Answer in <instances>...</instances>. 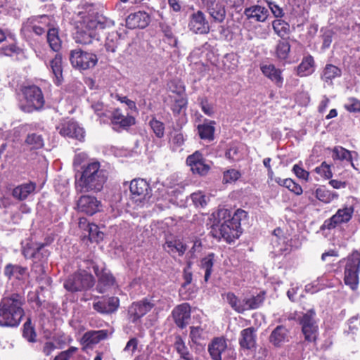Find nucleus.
<instances>
[{
    "instance_id": "obj_1",
    "label": "nucleus",
    "mask_w": 360,
    "mask_h": 360,
    "mask_svg": "<svg viewBox=\"0 0 360 360\" xmlns=\"http://www.w3.org/2000/svg\"><path fill=\"white\" fill-rule=\"evenodd\" d=\"M76 22L75 41L82 44H89L98 39V32L112 25V22L96 12H81Z\"/></svg>"
},
{
    "instance_id": "obj_2",
    "label": "nucleus",
    "mask_w": 360,
    "mask_h": 360,
    "mask_svg": "<svg viewBox=\"0 0 360 360\" xmlns=\"http://www.w3.org/2000/svg\"><path fill=\"white\" fill-rule=\"evenodd\" d=\"M107 172L94 161L82 167L80 176L75 181V188L79 193L99 192L107 180Z\"/></svg>"
},
{
    "instance_id": "obj_3",
    "label": "nucleus",
    "mask_w": 360,
    "mask_h": 360,
    "mask_svg": "<svg viewBox=\"0 0 360 360\" xmlns=\"http://www.w3.org/2000/svg\"><path fill=\"white\" fill-rule=\"evenodd\" d=\"M24 303L23 296L16 293L4 298L0 302V326H18L24 315Z\"/></svg>"
},
{
    "instance_id": "obj_4",
    "label": "nucleus",
    "mask_w": 360,
    "mask_h": 360,
    "mask_svg": "<svg viewBox=\"0 0 360 360\" xmlns=\"http://www.w3.org/2000/svg\"><path fill=\"white\" fill-rule=\"evenodd\" d=\"M95 283L93 276L85 271L75 273L65 281L63 286L66 290L75 292L86 290L94 286Z\"/></svg>"
},
{
    "instance_id": "obj_5",
    "label": "nucleus",
    "mask_w": 360,
    "mask_h": 360,
    "mask_svg": "<svg viewBox=\"0 0 360 360\" xmlns=\"http://www.w3.org/2000/svg\"><path fill=\"white\" fill-rule=\"evenodd\" d=\"M299 323L302 326L305 341L315 344L319 336V326L314 309H311L303 313L299 317Z\"/></svg>"
},
{
    "instance_id": "obj_6",
    "label": "nucleus",
    "mask_w": 360,
    "mask_h": 360,
    "mask_svg": "<svg viewBox=\"0 0 360 360\" xmlns=\"http://www.w3.org/2000/svg\"><path fill=\"white\" fill-rule=\"evenodd\" d=\"M70 61L72 67L79 70H86L93 68L98 62L96 54L76 49L70 51Z\"/></svg>"
},
{
    "instance_id": "obj_7",
    "label": "nucleus",
    "mask_w": 360,
    "mask_h": 360,
    "mask_svg": "<svg viewBox=\"0 0 360 360\" xmlns=\"http://www.w3.org/2000/svg\"><path fill=\"white\" fill-rule=\"evenodd\" d=\"M360 268V252L354 251L348 257L345 269V283L351 289L357 288Z\"/></svg>"
},
{
    "instance_id": "obj_8",
    "label": "nucleus",
    "mask_w": 360,
    "mask_h": 360,
    "mask_svg": "<svg viewBox=\"0 0 360 360\" xmlns=\"http://www.w3.org/2000/svg\"><path fill=\"white\" fill-rule=\"evenodd\" d=\"M245 217L246 212L238 209L235 211L231 219L226 220V228L229 230V231L226 230V243H231L234 239L239 238L242 233L240 221Z\"/></svg>"
},
{
    "instance_id": "obj_9",
    "label": "nucleus",
    "mask_w": 360,
    "mask_h": 360,
    "mask_svg": "<svg viewBox=\"0 0 360 360\" xmlns=\"http://www.w3.org/2000/svg\"><path fill=\"white\" fill-rule=\"evenodd\" d=\"M155 306V300L153 299L134 302L128 309V317L131 322L135 323Z\"/></svg>"
},
{
    "instance_id": "obj_10",
    "label": "nucleus",
    "mask_w": 360,
    "mask_h": 360,
    "mask_svg": "<svg viewBox=\"0 0 360 360\" xmlns=\"http://www.w3.org/2000/svg\"><path fill=\"white\" fill-rule=\"evenodd\" d=\"M186 164L189 166L193 174L200 176L206 175L210 169V165L199 151H195L192 155H188L186 158Z\"/></svg>"
},
{
    "instance_id": "obj_11",
    "label": "nucleus",
    "mask_w": 360,
    "mask_h": 360,
    "mask_svg": "<svg viewBox=\"0 0 360 360\" xmlns=\"http://www.w3.org/2000/svg\"><path fill=\"white\" fill-rule=\"evenodd\" d=\"M26 101L28 104L27 112L41 109L44 104V98L41 90L37 86L27 87L24 91Z\"/></svg>"
},
{
    "instance_id": "obj_12",
    "label": "nucleus",
    "mask_w": 360,
    "mask_h": 360,
    "mask_svg": "<svg viewBox=\"0 0 360 360\" xmlns=\"http://www.w3.org/2000/svg\"><path fill=\"white\" fill-rule=\"evenodd\" d=\"M354 207L352 206L339 209L334 215L323 222L322 229H332L339 224L347 223L352 219Z\"/></svg>"
},
{
    "instance_id": "obj_13",
    "label": "nucleus",
    "mask_w": 360,
    "mask_h": 360,
    "mask_svg": "<svg viewBox=\"0 0 360 360\" xmlns=\"http://www.w3.org/2000/svg\"><path fill=\"white\" fill-rule=\"evenodd\" d=\"M119 305L120 300L117 297H97L93 302V309L100 314H108L116 311Z\"/></svg>"
},
{
    "instance_id": "obj_14",
    "label": "nucleus",
    "mask_w": 360,
    "mask_h": 360,
    "mask_svg": "<svg viewBox=\"0 0 360 360\" xmlns=\"http://www.w3.org/2000/svg\"><path fill=\"white\" fill-rule=\"evenodd\" d=\"M57 129L63 136L76 139L79 141H83L84 139V129L73 120L63 122L57 127Z\"/></svg>"
},
{
    "instance_id": "obj_15",
    "label": "nucleus",
    "mask_w": 360,
    "mask_h": 360,
    "mask_svg": "<svg viewBox=\"0 0 360 360\" xmlns=\"http://www.w3.org/2000/svg\"><path fill=\"white\" fill-rule=\"evenodd\" d=\"M77 207L80 212L89 215H93L101 210L102 204L96 197L84 195L78 200Z\"/></svg>"
},
{
    "instance_id": "obj_16",
    "label": "nucleus",
    "mask_w": 360,
    "mask_h": 360,
    "mask_svg": "<svg viewBox=\"0 0 360 360\" xmlns=\"http://www.w3.org/2000/svg\"><path fill=\"white\" fill-rule=\"evenodd\" d=\"M50 16L46 15L35 17L30 22L24 26L25 29L32 30L36 34L41 35L48 31L51 25Z\"/></svg>"
},
{
    "instance_id": "obj_17",
    "label": "nucleus",
    "mask_w": 360,
    "mask_h": 360,
    "mask_svg": "<svg viewBox=\"0 0 360 360\" xmlns=\"http://www.w3.org/2000/svg\"><path fill=\"white\" fill-rule=\"evenodd\" d=\"M188 27L195 34H205L210 30L208 22L202 12L198 11L191 15Z\"/></svg>"
},
{
    "instance_id": "obj_18",
    "label": "nucleus",
    "mask_w": 360,
    "mask_h": 360,
    "mask_svg": "<svg viewBox=\"0 0 360 360\" xmlns=\"http://www.w3.org/2000/svg\"><path fill=\"white\" fill-rule=\"evenodd\" d=\"M130 192L134 198L145 200L150 197L151 188L149 184L143 179H133L129 185Z\"/></svg>"
},
{
    "instance_id": "obj_19",
    "label": "nucleus",
    "mask_w": 360,
    "mask_h": 360,
    "mask_svg": "<svg viewBox=\"0 0 360 360\" xmlns=\"http://www.w3.org/2000/svg\"><path fill=\"white\" fill-rule=\"evenodd\" d=\"M207 7V10L213 19L218 22H222L225 17L224 0H202Z\"/></svg>"
},
{
    "instance_id": "obj_20",
    "label": "nucleus",
    "mask_w": 360,
    "mask_h": 360,
    "mask_svg": "<svg viewBox=\"0 0 360 360\" xmlns=\"http://www.w3.org/2000/svg\"><path fill=\"white\" fill-rule=\"evenodd\" d=\"M150 21V15L145 11L131 13L126 19V25L129 29L145 28Z\"/></svg>"
},
{
    "instance_id": "obj_21",
    "label": "nucleus",
    "mask_w": 360,
    "mask_h": 360,
    "mask_svg": "<svg viewBox=\"0 0 360 360\" xmlns=\"http://www.w3.org/2000/svg\"><path fill=\"white\" fill-rule=\"evenodd\" d=\"M172 316L175 323L179 328H184L191 318V307L188 303H183L176 306L172 311Z\"/></svg>"
},
{
    "instance_id": "obj_22",
    "label": "nucleus",
    "mask_w": 360,
    "mask_h": 360,
    "mask_svg": "<svg viewBox=\"0 0 360 360\" xmlns=\"http://www.w3.org/2000/svg\"><path fill=\"white\" fill-rule=\"evenodd\" d=\"M244 14L251 21L264 22L268 15V9L260 5H254L245 9Z\"/></svg>"
},
{
    "instance_id": "obj_23",
    "label": "nucleus",
    "mask_w": 360,
    "mask_h": 360,
    "mask_svg": "<svg viewBox=\"0 0 360 360\" xmlns=\"http://www.w3.org/2000/svg\"><path fill=\"white\" fill-rule=\"evenodd\" d=\"M108 336L107 330H90L85 333L82 339L81 343L85 347L96 345L101 340L106 339Z\"/></svg>"
},
{
    "instance_id": "obj_24",
    "label": "nucleus",
    "mask_w": 360,
    "mask_h": 360,
    "mask_svg": "<svg viewBox=\"0 0 360 360\" xmlns=\"http://www.w3.org/2000/svg\"><path fill=\"white\" fill-rule=\"evenodd\" d=\"M263 75L271 79L278 87H281L283 83L282 72L280 69L276 68L272 64L262 65L260 67Z\"/></svg>"
},
{
    "instance_id": "obj_25",
    "label": "nucleus",
    "mask_w": 360,
    "mask_h": 360,
    "mask_svg": "<svg viewBox=\"0 0 360 360\" xmlns=\"http://www.w3.org/2000/svg\"><path fill=\"white\" fill-rule=\"evenodd\" d=\"M191 263H188L187 267L184 269V283H182L179 294L184 300H189L193 297L195 290L190 292L191 284L192 282V273L190 271Z\"/></svg>"
},
{
    "instance_id": "obj_26",
    "label": "nucleus",
    "mask_w": 360,
    "mask_h": 360,
    "mask_svg": "<svg viewBox=\"0 0 360 360\" xmlns=\"http://www.w3.org/2000/svg\"><path fill=\"white\" fill-rule=\"evenodd\" d=\"M256 330L253 327L247 328L240 332L239 343L241 347L251 349L256 345Z\"/></svg>"
},
{
    "instance_id": "obj_27",
    "label": "nucleus",
    "mask_w": 360,
    "mask_h": 360,
    "mask_svg": "<svg viewBox=\"0 0 360 360\" xmlns=\"http://www.w3.org/2000/svg\"><path fill=\"white\" fill-rule=\"evenodd\" d=\"M94 269L95 274L98 277V282L96 289L98 292L103 293L105 292L107 288L114 285L115 278L110 274L107 272H102L101 274H99L98 266H94Z\"/></svg>"
},
{
    "instance_id": "obj_28",
    "label": "nucleus",
    "mask_w": 360,
    "mask_h": 360,
    "mask_svg": "<svg viewBox=\"0 0 360 360\" xmlns=\"http://www.w3.org/2000/svg\"><path fill=\"white\" fill-rule=\"evenodd\" d=\"M50 68L53 75V82L56 85H60L63 80L62 56L56 54L50 61Z\"/></svg>"
},
{
    "instance_id": "obj_29",
    "label": "nucleus",
    "mask_w": 360,
    "mask_h": 360,
    "mask_svg": "<svg viewBox=\"0 0 360 360\" xmlns=\"http://www.w3.org/2000/svg\"><path fill=\"white\" fill-rule=\"evenodd\" d=\"M288 330L283 326H278L271 333L269 341L276 347H280L288 340Z\"/></svg>"
},
{
    "instance_id": "obj_30",
    "label": "nucleus",
    "mask_w": 360,
    "mask_h": 360,
    "mask_svg": "<svg viewBox=\"0 0 360 360\" xmlns=\"http://www.w3.org/2000/svg\"><path fill=\"white\" fill-rule=\"evenodd\" d=\"M225 349V339L216 338L209 345L208 351L213 360H221V354Z\"/></svg>"
},
{
    "instance_id": "obj_31",
    "label": "nucleus",
    "mask_w": 360,
    "mask_h": 360,
    "mask_svg": "<svg viewBox=\"0 0 360 360\" xmlns=\"http://www.w3.org/2000/svg\"><path fill=\"white\" fill-rule=\"evenodd\" d=\"M314 60L311 55L303 58L301 63L297 66V73L300 77H306L314 71Z\"/></svg>"
},
{
    "instance_id": "obj_32",
    "label": "nucleus",
    "mask_w": 360,
    "mask_h": 360,
    "mask_svg": "<svg viewBox=\"0 0 360 360\" xmlns=\"http://www.w3.org/2000/svg\"><path fill=\"white\" fill-rule=\"evenodd\" d=\"M342 75V70L337 66L332 64H327L321 74V79L325 82L332 84V81L336 77Z\"/></svg>"
},
{
    "instance_id": "obj_33",
    "label": "nucleus",
    "mask_w": 360,
    "mask_h": 360,
    "mask_svg": "<svg viewBox=\"0 0 360 360\" xmlns=\"http://www.w3.org/2000/svg\"><path fill=\"white\" fill-rule=\"evenodd\" d=\"M111 122L114 125L124 128L134 124V118L131 116L123 115L120 110L117 109L112 114Z\"/></svg>"
},
{
    "instance_id": "obj_34",
    "label": "nucleus",
    "mask_w": 360,
    "mask_h": 360,
    "mask_svg": "<svg viewBox=\"0 0 360 360\" xmlns=\"http://www.w3.org/2000/svg\"><path fill=\"white\" fill-rule=\"evenodd\" d=\"M164 249L169 254H178L182 256L186 250V245L180 240H167L164 245Z\"/></svg>"
},
{
    "instance_id": "obj_35",
    "label": "nucleus",
    "mask_w": 360,
    "mask_h": 360,
    "mask_svg": "<svg viewBox=\"0 0 360 360\" xmlns=\"http://www.w3.org/2000/svg\"><path fill=\"white\" fill-rule=\"evenodd\" d=\"M27 268L11 264L6 265L4 269V274L9 278H14L20 280L27 275Z\"/></svg>"
},
{
    "instance_id": "obj_36",
    "label": "nucleus",
    "mask_w": 360,
    "mask_h": 360,
    "mask_svg": "<svg viewBox=\"0 0 360 360\" xmlns=\"http://www.w3.org/2000/svg\"><path fill=\"white\" fill-rule=\"evenodd\" d=\"M218 215L221 219L217 223H214L212 226L210 234L212 236L213 238L219 240L221 238H224L225 236V221L224 220L225 218V212L219 210Z\"/></svg>"
},
{
    "instance_id": "obj_37",
    "label": "nucleus",
    "mask_w": 360,
    "mask_h": 360,
    "mask_svg": "<svg viewBox=\"0 0 360 360\" xmlns=\"http://www.w3.org/2000/svg\"><path fill=\"white\" fill-rule=\"evenodd\" d=\"M174 347L180 357L186 360H193V355L190 353L185 341L179 335L175 337Z\"/></svg>"
},
{
    "instance_id": "obj_38",
    "label": "nucleus",
    "mask_w": 360,
    "mask_h": 360,
    "mask_svg": "<svg viewBox=\"0 0 360 360\" xmlns=\"http://www.w3.org/2000/svg\"><path fill=\"white\" fill-rule=\"evenodd\" d=\"M35 189V184L32 183L25 184L15 188L13 191L14 198L19 200L25 199Z\"/></svg>"
},
{
    "instance_id": "obj_39",
    "label": "nucleus",
    "mask_w": 360,
    "mask_h": 360,
    "mask_svg": "<svg viewBox=\"0 0 360 360\" xmlns=\"http://www.w3.org/2000/svg\"><path fill=\"white\" fill-rule=\"evenodd\" d=\"M47 41L53 51H58L61 48V40L58 36V30L56 28H49L47 31Z\"/></svg>"
},
{
    "instance_id": "obj_40",
    "label": "nucleus",
    "mask_w": 360,
    "mask_h": 360,
    "mask_svg": "<svg viewBox=\"0 0 360 360\" xmlns=\"http://www.w3.org/2000/svg\"><path fill=\"white\" fill-rule=\"evenodd\" d=\"M272 26L275 33L282 39H284L290 33L289 24L281 19L274 20Z\"/></svg>"
},
{
    "instance_id": "obj_41",
    "label": "nucleus",
    "mask_w": 360,
    "mask_h": 360,
    "mask_svg": "<svg viewBox=\"0 0 360 360\" xmlns=\"http://www.w3.org/2000/svg\"><path fill=\"white\" fill-rule=\"evenodd\" d=\"M214 122L205 123L198 126V134L202 139L212 141L214 139V127L213 124Z\"/></svg>"
},
{
    "instance_id": "obj_42",
    "label": "nucleus",
    "mask_w": 360,
    "mask_h": 360,
    "mask_svg": "<svg viewBox=\"0 0 360 360\" xmlns=\"http://www.w3.org/2000/svg\"><path fill=\"white\" fill-rule=\"evenodd\" d=\"M184 142L185 138L181 131H174L171 134L169 143L173 151L181 150Z\"/></svg>"
},
{
    "instance_id": "obj_43",
    "label": "nucleus",
    "mask_w": 360,
    "mask_h": 360,
    "mask_svg": "<svg viewBox=\"0 0 360 360\" xmlns=\"http://www.w3.org/2000/svg\"><path fill=\"white\" fill-rule=\"evenodd\" d=\"M316 197L318 200L325 203H328L338 198V195L335 192H332L325 187H320L316 190Z\"/></svg>"
},
{
    "instance_id": "obj_44",
    "label": "nucleus",
    "mask_w": 360,
    "mask_h": 360,
    "mask_svg": "<svg viewBox=\"0 0 360 360\" xmlns=\"http://www.w3.org/2000/svg\"><path fill=\"white\" fill-rule=\"evenodd\" d=\"M214 261V255L209 254L207 257L202 259L200 262L201 269L205 270V281H207L211 274Z\"/></svg>"
},
{
    "instance_id": "obj_45",
    "label": "nucleus",
    "mask_w": 360,
    "mask_h": 360,
    "mask_svg": "<svg viewBox=\"0 0 360 360\" xmlns=\"http://www.w3.org/2000/svg\"><path fill=\"white\" fill-rule=\"evenodd\" d=\"M264 299V295L259 294L257 296L245 300L244 311L258 308L262 304Z\"/></svg>"
},
{
    "instance_id": "obj_46",
    "label": "nucleus",
    "mask_w": 360,
    "mask_h": 360,
    "mask_svg": "<svg viewBox=\"0 0 360 360\" xmlns=\"http://www.w3.org/2000/svg\"><path fill=\"white\" fill-rule=\"evenodd\" d=\"M174 101V103L172 105L171 109L174 115H178L185 111L187 99L184 96H176Z\"/></svg>"
},
{
    "instance_id": "obj_47",
    "label": "nucleus",
    "mask_w": 360,
    "mask_h": 360,
    "mask_svg": "<svg viewBox=\"0 0 360 360\" xmlns=\"http://www.w3.org/2000/svg\"><path fill=\"white\" fill-rule=\"evenodd\" d=\"M290 50V46L286 41H279L276 47V54L279 59L288 58Z\"/></svg>"
},
{
    "instance_id": "obj_48",
    "label": "nucleus",
    "mask_w": 360,
    "mask_h": 360,
    "mask_svg": "<svg viewBox=\"0 0 360 360\" xmlns=\"http://www.w3.org/2000/svg\"><path fill=\"white\" fill-rule=\"evenodd\" d=\"M149 125L153 133L158 138H162L165 135V124L163 122L158 120L155 117H153Z\"/></svg>"
},
{
    "instance_id": "obj_49",
    "label": "nucleus",
    "mask_w": 360,
    "mask_h": 360,
    "mask_svg": "<svg viewBox=\"0 0 360 360\" xmlns=\"http://www.w3.org/2000/svg\"><path fill=\"white\" fill-rule=\"evenodd\" d=\"M226 300H228L231 307L238 312L244 311V302L245 300H238L233 294H226Z\"/></svg>"
},
{
    "instance_id": "obj_50",
    "label": "nucleus",
    "mask_w": 360,
    "mask_h": 360,
    "mask_svg": "<svg viewBox=\"0 0 360 360\" xmlns=\"http://www.w3.org/2000/svg\"><path fill=\"white\" fill-rule=\"evenodd\" d=\"M119 36L117 32H112L108 34L105 41V48L108 51L115 52L119 44Z\"/></svg>"
},
{
    "instance_id": "obj_51",
    "label": "nucleus",
    "mask_w": 360,
    "mask_h": 360,
    "mask_svg": "<svg viewBox=\"0 0 360 360\" xmlns=\"http://www.w3.org/2000/svg\"><path fill=\"white\" fill-rule=\"evenodd\" d=\"M27 145L30 146L32 148H40L44 146V140L42 137L35 133L29 134L25 140Z\"/></svg>"
},
{
    "instance_id": "obj_52",
    "label": "nucleus",
    "mask_w": 360,
    "mask_h": 360,
    "mask_svg": "<svg viewBox=\"0 0 360 360\" xmlns=\"http://www.w3.org/2000/svg\"><path fill=\"white\" fill-rule=\"evenodd\" d=\"M333 158L338 160H352V154L350 151L342 147H335L333 151Z\"/></svg>"
},
{
    "instance_id": "obj_53",
    "label": "nucleus",
    "mask_w": 360,
    "mask_h": 360,
    "mask_svg": "<svg viewBox=\"0 0 360 360\" xmlns=\"http://www.w3.org/2000/svg\"><path fill=\"white\" fill-rule=\"evenodd\" d=\"M49 252L46 249L44 244H39L37 246V252L34 255V263L43 262H44L49 257Z\"/></svg>"
},
{
    "instance_id": "obj_54",
    "label": "nucleus",
    "mask_w": 360,
    "mask_h": 360,
    "mask_svg": "<svg viewBox=\"0 0 360 360\" xmlns=\"http://www.w3.org/2000/svg\"><path fill=\"white\" fill-rule=\"evenodd\" d=\"M38 245L37 243H27L22 248V252L24 257L34 259Z\"/></svg>"
},
{
    "instance_id": "obj_55",
    "label": "nucleus",
    "mask_w": 360,
    "mask_h": 360,
    "mask_svg": "<svg viewBox=\"0 0 360 360\" xmlns=\"http://www.w3.org/2000/svg\"><path fill=\"white\" fill-rule=\"evenodd\" d=\"M168 88L172 93L176 94V96H183L185 91L184 86L182 82L177 80H172L168 84Z\"/></svg>"
},
{
    "instance_id": "obj_56",
    "label": "nucleus",
    "mask_w": 360,
    "mask_h": 360,
    "mask_svg": "<svg viewBox=\"0 0 360 360\" xmlns=\"http://www.w3.org/2000/svg\"><path fill=\"white\" fill-rule=\"evenodd\" d=\"M23 336L29 342H34L36 338V333L33 327L31 326L30 321H27L24 324L23 328Z\"/></svg>"
},
{
    "instance_id": "obj_57",
    "label": "nucleus",
    "mask_w": 360,
    "mask_h": 360,
    "mask_svg": "<svg viewBox=\"0 0 360 360\" xmlns=\"http://www.w3.org/2000/svg\"><path fill=\"white\" fill-rule=\"evenodd\" d=\"M89 238L91 240L99 242L103 240V233L98 230L97 225L91 224L89 225Z\"/></svg>"
},
{
    "instance_id": "obj_58",
    "label": "nucleus",
    "mask_w": 360,
    "mask_h": 360,
    "mask_svg": "<svg viewBox=\"0 0 360 360\" xmlns=\"http://www.w3.org/2000/svg\"><path fill=\"white\" fill-rule=\"evenodd\" d=\"M345 108L349 112H360V101L354 97L349 98Z\"/></svg>"
},
{
    "instance_id": "obj_59",
    "label": "nucleus",
    "mask_w": 360,
    "mask_h": 360,
    "mask_svg": "<svg viewBox=\"0 0 360 360\" xmlns=\"http://www.w3.org/2000/svg\"><path fill=\"white\" fill-rule=\"evenodd\" d=\"M315 172L326 179H330L333 176L330 165L325 162H322L319 167H316Z\"/></svg>"
},
{
    "instance_id": "obj_60",
    "label": "nucleus",
    "mask_w": 360,
    "mask_h": 360,
    "mask_svg": "<svg viewBox=\"0 0 360 360\" xmlns=\"http://www.w3.org/2000/svg\"><path fill=\"white\" fill-rule=\"evenodd\" d=\"M191 198L196 207H203L207 204V197L202 192L193 193Z\"/></svg>"
},
{
    "instance_id": "obj_61",
    "label": "nucleus",
    "mask_w": 360,
    "mask_h": 360,
    "mask_svg": "<svg viewBox=\"0 0 360 360\" xmlns=\"http://www.w3.org/2000/svg\"><path fill=\"white\" fill-rule=\"evenodd\" d=\"M285 187L297 195H301L303 192L301 186L290 178H288L287 182H285Z\"/></svg>"
},
{
    "instance_id": "obj_62",
    "label": "nucleus",
    "mask_w": 360,
    "mask_h": 360,
    "mask_svg": "<svg viewBox=\"0 0 360 360\" xmlns=\"http://www.w3.org/2000/svg\"><path fill=\"white\" fill-rule=\"evenodd\" d=\"M77 351L75 347H70L68 349L63 351L57 355L53 360H69L73 354Z\"/></svg>"
},
{
    "instance_id": "obj_63",
    "label": "nucleus",
    "mask_w": 360,
    "mask_h": 360,
    "mask_svg": "<svg viewBox=\"0 0 360 360\" xmlns=\"http://www.w3.org/2000/svg\"><path fill=\"white\" fill-rule=\"evenodd\" d=\"M190 337L193 342L198 343L201 339H204L202 329L200 327H191Z\"/></svg>"
},
{
    "instance_id": "obj_64",
    "label": "nucleus",
    "mask_w": 360,
    "mask_h": 360,
    "mask_svg": "<svg viewBox=\"0 0 360 360\" xmlns=\"http://www.w3.org/2000/svg\"><path fill=\"white\" fill-rule=\"evenodd\" d=\"M292 172L297 177L301 179L307 181L309 179V173L304 169L300 165L296 164L292 167Z\"/></svg>"
}]
</instances>
